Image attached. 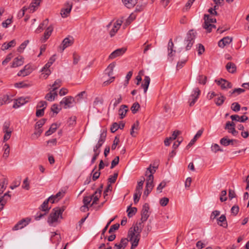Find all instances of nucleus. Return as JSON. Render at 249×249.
<instances>
[{
    "mask_svg": "<svg viewBox=\"0 0 249 249\" xmlns=\"http://www.w3.org/2000/svg\"><path fill=\"white\" fill-rule=\"evenodd\" d=\"M226 68L228 72L231 73H234L236 71V67L235 64L231 62H229L227 64Z\"/></svg>",
    "mask_w": 249,
    "mask_h": 249,
    "instance_id": "aec40b11",
    "label": "nucleus"
},
{
    "mask_svg": "<svg viewBox=\"0 0 249 249\" xmlns=\"http://www.w3.org/2000/svg\"><path fill=\"white\" fill-rule=\"evenodd\" d=\"M215 82L220 86L222 89H231L232 87V85L231 82L223 78H221L219 80H215Z\"/></svg>",
    "mask_w": 249,
    "mask_h": 249,
    "instance_id": "6e6552de",
    "label": "nucleus"
},
{
    "mask_svg": "<svg viewBox=\"0 0 249 249\" xmlns=\"http://www.w3.org/2000/svg\"><path fill=\"white\" fill-rule=\"evenodd\" d=\"M65 8L61 9L60 14L62 18H67L70 15L72 7V3L67 2L65 4Z\"/></svg>",
    "mask_w": 249,
    "mask_h": 249,
    "instance_id": "1a4fd4ad",
    "label": "nucleus"
},
{
    "mask_svg": "<svg viewBox=\"0 0 249 249\" xmlns=\"http://www.w3.org/2000/svg\"><path fill=\"white\" fill-rule=\"evenodd\" d=\"M236 142L233 139L231 140L228 139V137H224L220 140V143L224 146H227L231 144V142Z\"/></svg>",
    "mask_w": 249,
    "mask_h": 249,
    "instance_id": "393cba45",
    "label": "nucleus"
},
{
    "mask_svg": "<svg viewBox=\"0 0 249 249\" xmlns=\"http://www.w3.org/2000/svg\"><path fill=\"white\" fill-rule=\"evenodd\" d=\"M137 3V0H125V7L128 8L134 7Z\"/></svg>",
    "mask_w": 249,
    "mask_h": 249,
    "instance_id": "ea45409f",
    "label": "nucleus"
},
{
    "mask_svg": "<svg viewBox=\"0 0 249 249\" xmlns=\"http://www.w3.org/2000/svg\"><path fill=\"white\" fill-rule=\"evenodd\" d=\"M136 15L135 13H131L129 17L125 20V26L129 25L136 18Z\"/></svg>",
    "mask_w": 249,
    "mask_h": 249,
    "instance_id": "58836bf2",
    "label": "nucleus"
},
{
    "mask_svg": "<svg viewBox=\"0 0 249 249\" xmlns=\"http://www.w3.org/2000/svg\"><path fill=\"white\" fill-rule=\"evenodd\" d=\"M211 150L214 153H216L218 151L222 152L223 151V149L220 148L219 145L216 143L212 144L211 146Z\"/></svg>",
    "mask_w": 249,
    "mask_h": 249,
    "instance_id": "de8ad7c7",
    "label": "nucleus"
},
{
    "mask_svg": "<svg viewBox=\"0 0 249 249\" xmlns=\"http://www.w3.org/2000/svg\"><path fill=\"white\" fill-rule=\"evenodd\" d=\"M119 161V157L118 156H117L112 161L110 168L113 169L116 165H117L118 164Z\"/></svg>",
    "mask_w": 249,
    "mask_h": 249,
    "instance_id": "69168bd1",
    "label": "nucleus"
},
{
    "mask_svg": "<svg viewBox=\"0 0 249 249\" xmlns=\"http://www.w3.org/2000/svg\"><path fill=\"white\" fill-rule=\"evenodd\" d=\"M124 238H122L120 243H116L114 246L115 249H121L124 245Z\"/></svg>",
    "mask_w": 249,
    "mask_h": 249,
    "instance_id": "774afa93",
    "label": "nucleus"
},
{
    "mask_svg": "<svg viewBox=\"0 0 249 249\" xmlns=\"http://www.w3.org/2000/svg\"><path fill=\"white\" fill-rule=\"evenodd\" d=\"M204 22L202 26L204 29L207 30L208 33H210L212 31L213 28H215V25L212 24L213 23L216 22V20L215 18H213L210 15L208 14H205L204 15Z\"/></svg>",
    "mask_w": 249,
    "mask_h": 249,
    "instance_id": "20e7f679",
    "label": "nucleus"
},
{
    "mask_svg": "<svg viewBox=\"0 0 249 249\" xmlns=\"http://www.w3.org/2000/svg\"><path fill=\"white\" fill-rule=\"evenodd\" d=\"M4 153L3 155V158L7 159L10 153V146L9 144L6 143L3 146Z\"/></svg>",
    "mask_w": 249,
    "mask_h": 249,
    "instance_id": "4c0bfd02",
    "label": "nucleus"
},
{
    "mask_svg": "<svg viewBox=\"0 0 249 249\" xmlns=\"http://www.w3.org/2000/svg\"><path fill=\"white\" fill-rule=\"evenodd\" d=\"M140 105L138 103H134L131 107V111L133 113H136L140 108Z\"/></svg>",
    "mask_w": 249,
    "mask_h": 249,
    "instance_id": "8fccbe9b",
    "label": "nucleus"
},
{
    "mask_svg": "<svg viewBox=\"0 0 249 249\" xmlns=\"http://www.w3.org/2000/svg\"><path fill=\"white\" fill-rule=\"evenodd\" d=\"M115 67V63H112L109 65L107 68L105 70V74L109 77L113 76V71Z\"/></svg>",
    "mask_w": 249,
    "mask_h": 249,
    "instance_id": "4be33fe9",
    "label": "nucleus"
},
{
    "mask_svg": "<svg viewBox=\"0 0 249 249\" xmlns=\"http://www.w3.org/2000/svg\"><path fill=\"white\" fill-rule=\"evenodd\" d=\"M150 82V78L148 76H145L143 80V83H142L141 87L143 89L144 93H146L148 89L149 84Z\"/></svg>",
    "mask_w": 249,
    "mask_h": 249,
    "instance_id": "6ab92c4d",
    "label": "nucleus"
},
{
    "mask_svg": "<svg viewBox=\"0 0 249 249\" xmlns=\"http://www.w3.org/2000/svg\"><path fill=\"white\" fill-rule=\"evenodd\" d=\"M232 41V38L226 36L221 39L218 43V46L223 48L226 45L229 44Z\"/></svg>",
    "mask_w": 249,
    "mask_h": 249,
    "instance_id": "4468645a",
    "label": "nucleus"
},
{
    "mask_svg": "<svg viewBox=\"0 0 249 249\" xmlns=\"http://www.w3.org/2000/svg\"><path fill=\"white\" fill-rule=\"evenodd\" d=\"M7 201V200L6 198H3V196H0V212L3 209Z\"/></svg>",
    "mask_w": 249,
    "mask_h": 249,
    "instance_id": "13d9d810",
    "label": "nucleus"
},
{
    "mask_svg": "<svg viewBox=\"0 0 249 249\" xmlns=\"http://www.w3.org/2000/svg\"><path fill=\"white\" fill-rule=\"evenodd\" d=\"M40 4V0H34L30 4L29 9L30 11L32 13L34 12L36 10L37 6Z\"/></svg>",
    "mask_w": 249,
    "mask_h": 249,
    "instance_id": "473e14b6",
    "label": "nucleus"
},
{
    "mask_svg": "<svg viewBox=\"0 0 249 249\" xmlns=\"http://www.w3.org/2000/svg\"><path fill=\"white\" fill-rule=\"evenodd\" d=\"M16 44L15 40H12L8 43H4L2 45V50H5L8 49L9 48L14 47Z\"/></svg>",
    "mask_w": 249,
    "mask_h": 249,
    "instance_id": "72a5a7b5",
    "label": "nucleus"
},
{
    "mask_svg": "<svg viewBox=\"0 0 249 249\" xmlns=\"http://www.w3.org/2000/svg\"><path fill=\"white\" fill-rule=\"evenodd\" d=\"M42 132V130L40 128H35V131L34 133L32 135L33 138H37L38 136L40 135V134Z\"/></svg>",
    "mask_w": 249,
    "mask_h": 249,
    "instance_id": "3c124183",
    "label": "nucleus"
},
{
    "mask_svg": "<svg viewBox=\"0 0 249 249\" xmlns=\"http://www.w3.org/2000/svg\"><path fill=\"white\" fill-rule=\"evenodd\" d=\"M101 189L97 190L91 196L92 197V199H93V202L91 205L96 204L97 201L99 200V198L101 196Z\"/></svg>",
    "mask_w": 249,
    "mask_h": 249,
    "instance_id": "412c9836",
    "label": "nucleus"
},
{
    "mask_svg": "<svg viewBox=\"0 0 249 249\" xmlns=\"http://www.w3.org/2000/svg\"><path fill=\"white\" fill-rule=\"evenodd\" d=\"M122 99V97L121 95H119L117 96L116 98L111 100L109 105V107H111L112 105L113 109H114L115 107L121 102Z\"/></svg>",
    "mask_w": 249,
    "mask_h": 249,
    "instance_id": "5701e85b",
    "label": "nucleus"
},
{
    "mask_svg": "<svg viewBox=\"0 0 249 249\" xmlns=\"http://www.w3.org/2000/svg\"><path fill=\"white\" fill-rule=\"evenodd\" d=\"M241 108L240 105L236 102L233 103L231 106V109L234 112H238Z\"/></svg>",
    "mask_w": 249,
    "mask_h": 249,
    "instance_id": "49530a36",
    "label": "nucleus"
},
{
    "mask_svg": "<svg viewBox=\"0 0 249 249\" xmlns=\"http://www.w3.org/2000/svg\"><path fill=\"white\" fill-rule=\"evenodd\" d=\"M41 71L42 72V75H43V77L45 79H46L51 73V71L50 69L44 70V68L42 69Z\"/></svg>",
    "mask_w": 249,
    "mask_h": 249,
    "instance_id": "4d7b16f0",
    "label": "nucleus"
},
{
    "mask_svg": "<svg viewBox=\"0 0 249 249\" xmlns=\"http://www.w3.org/2000/svg\"><path fill=\"white\" fill-rule=\"evenodd\" d=\"M157 167L156 166H153L152 169L151 168V165L147 168L145 172V176H147L146 178V184L145 189L143 193V197H147L150 193L151 192L153 185V180L154 176L153 174L155 173Z\"/></svg>",
    "mask_w": 249,
    "mask_h": 249,
    "instance_id": "f03ea898",
    "label": "nucleus"
},
{
    "mask_svg": "<svg viewBox=\"0 0 249 249\" xmlns=\"http://www.w3.org/2000/svg\"><path fill=\"white\" fill-rule=\"evenodd\" d=\"M145 178L143 177L141 178V180L138 182V184L135 190L141 191L142 189L143 183L144 182Z\"/></svg>",
    "mask_w": 249,
    "mask_h": 249,
    "instance_id": "a19ab883",
    "label": "nucleus"
},
{
    "mask_svg": "<svg viewBox=\"0 0 249 249\" xmlns=\"http://www.w3.org/2000/svg\"><path fill=\"white\" fill-rule=\"evenodd\" d=\"M47 106V103L46 101H41L38 103V104L36 106V108H42L45 109Z\"/></svg>",
    "mask_w": 249,
    "mask_h": 249,
    "instance_id": "052dcab7",
    "label": "nucleus"
},
{
    "mask_svg": "<svg viewBox=\"0 0 249 249\" xmlns=\"http://www.w3.org/2000/svg\"><path fill=\"white\" fill-rule=\"evenodd\" d=\"M28 98L24 97H20L18 98L16 102L14 104L13 107L15 108H18L20 106L24 105L28 102Z\"/></svg>",
    "mask_w": 249,
    "mask_h": 249,
    "instance_id": "2eb2a0df",
    "label": "nucleus"
},
{
    "mask_svg": "<svg viewBox=\"0 0 249 249\" xmlns=\"http://www.w3.org/2000/svg\"><path fill=\"white\" fill-rule=\"evenodd\" d=\"M64 211V209L62 207H56L52 210V212L48 218L47 222L51 226H55V223L58 221L59 217L62 218V213Z\"/></svg>",
    "mask_w": 249,
    "mask_h": 249,
    "instance_id": "7ed1b4c3",
    "label": "nucleus"
},
{
    "mask_svg": "<svg viewBox=\"0 0 249 249\" xmlns=\"http://www.w3.org/2000/svg\"><path fill=\"white\" fill-rule=\"evenodd\" d=\"M92 200V197L90 196H85L83 198V202L84 204L88 205Z\"/></svg>",
    "mask_w": 249,
    "mask_h": 249,
    "instance_id": "338daca9",
    "label": "nucleus"
},
{
    "mask_svg": "<svg viewBox=\"0 0 249 249\" xmlns=\"http://www.w3.org/2000/svg\"><path fill=\"white\" fill-rule=\"evenodd\" d=\"M217 224L220 226H223L224 228H226L228 226V224L226 222V217L225 215H221L220 217L217 219Z\"/></svg>",
    "mask_w": 249,
    "mask_h": 249,
    "instance_id": "bb28decb",
    "label": "nucleus"
},
{
    "mask_svg": "<svg viewBox=\"0 0 249 249\" xmlns=\"http://www.w3.org/2000/svg\"><path fill=\"white\" fill-rule=\"evenodd\" d=\"M227 195V191L226 190H223L221 193V196L220 197V200L221 202H224L227 200V197L226 196Z\"/></svg>",
    "mask_w": 249,
    "mask_h": 249,
    "instance_id": "0e129e2a",
    "label": "nucleus"
},
{
    "mask_svg": "<svg viewBox=\"0 0 249 249\" xmlns=\"http://www.w3.org/2000/svg\"><path fill=\"white\" fill-rule=\"evenodd\" d=\"M245 89L241 88L234 89L232 91H229L230 96H236L242 93L245 92Z\"/></svg>",
    "mask_w": 249,
    "mask_h": 249,
    "instance_id": "cd10ccee",
    "label": "nucleus"
},
{
    "mask_svg": "<svg viewBox=\"0 0 249 249\" xmlns=\"http://www.w3.org/2000/svg\"><path fill=\"white\" fill-rule=\"evenodd\" d=\"M119 227L120 224L118 223H116L115 224L112 225L108 231V232L109 233H112L114 231L117 230L119 229Z\"/></svg>",
    "mask_w": 249,
    "mask_h": 249,
    "instance_id": "6e6d98bb",
    "label": "nucleus"
},
{
    "mask_svg": "<svg viewBox=\"0 0 249 249\" xmlns=\"http://www.w3.org/2000/svg\"><path fill=\"white\" fill-rule=\"evenodd\" d=\"M124 18L122 17L121 19L118 20L114 23L113 28L109 31V34L111 37L113 36L115 33L117 32L118 30L120 28L121 25L123 22Z\"/></svg>",
    "mask_w": 249,
    "mask_h": 249,
    "instance_id": "9b49d317",
    "label": "nucleus"
},
{
    "mask_svg": "<svg viewBox=\"0 0 249 249\" xmlns=\"http://www.w3.org/2000/svg\"><path fill=\"white\" fill-rule=\"evenodd\" d=\"M104 100L103 98L97 97L95 98L93 102V106L94 107H100L103 105Z\"/></svg>",
    "mask_w": 249,
    "mask_h": 249,
    "instance_id": "f704fd0d",
    "label": "nucleus"
},
{
    "mask_svg": "<svg viewBox=\"0 0 249 249\" xmlns=\"http://www.w3.org/2000/svg\"><path fill=\"white\" fill-rule=\"evenodd\" d=\"M197 80L199 84L205 85L206 83L207 77L203 75H199L197 78Z\"/></svg>",
    "mask_w": 249,
    "mask_h": 249,
    "instance_id": "c03bdc74",
    "label": "nucleus"
},
{
    "mask_svg": "<svg viewBox=\"0 0 249 249\" xmlns=\"http://www.w3.org/2000/svg\"><path fill=\"white\" fill-rule=\"evenodd\" d=\"M225 100V97L222 94H220V96L215 99V103L217 106H220L223 104Z\"/></svg>",
    "mask_w": 249,
    "mask_h": 249,
    "instance_id": "e433bc0d",
    "label": "nucleus"
},
{
    "mask_svg": "<svg viewBox=\"0 0 249 249\" xmlns=\"http://www.w3.org/2000/svg\"><path fill=\"white\" fill-rule=\"evenodd\" d=\"M53 91H52V90L50 92L47 93L45 95V99H46L47 100H48L49 101H51V102L53 101L54 98L53 97Z\"/></svg>",
    "mask_w": 249,
    "mask_h": 249,
    "instance_id": "e2e57ef3",
    "label": "nucleus"
},
{
    "mask_svg": "<svg viewBox=\"0 0 249 249\" xmlns=\"http://www.w3.org/2000/svg\"><path fill=\"white\" fill-rule=\"evenodd\" d=\"M106 137V134L102 133L100 135V138L97 144L95 146V147H97L98 149L99 148L102 146L103 143L104 142Z\"/></svg>",
    "mask_w": 249,
    "mask_h": 249,
    "instance_id": "c756f323",
    "label": "nucleus"
},
{
    "mask_svg": "<svg viewBox=\"0 0 249 249\" xmlns=\"http://www.w3.org/2000/svg\"><path fill=\"white\" fill-rule=\"evenodd\" d=\"M169 202V199L167 197H163L160 200V204L161 206H166Z\"/></svg>",
    "mask_w": 249,
    "mask_h": 249,
    "instance_id": "bf43d9fd",
    "label": "nucleus"
},
{
    "mask_svg": "<svg viewBox=\"0 0 249 249\" xmlns=\"http://www.w3.org/2000/svg\"><path fill=\"white\" fill-rule=\"evenodd\" d=\"M124 53V48L118 49L113 51L108 57L110 59H113L117 57L123 55Z\"/></svg>",
    "mask_w": 249,
    "mask_h": 249,
    "instance_id": "ddd939ff",
    "label": "nucleus"
},
{
    "mask_svg": "<svg viewBox=\"0 0 249 249\" xmlns=\"http://www.w3.org/2000/svg\"><path fill=\"white\" fill-rule=\"evenodd\" d=\"M31 221V218L30 217H26L23 218L19 221L12 228L13 231H17L28 225Z\"/></svg>",
    "mask_w": 249,
    "mask_h": 249,
    "instance_id": "0eeeda50",
    "label": "nucleus"
},
{
    "mask_svg": "<svg viewBox=\"0 0 249 249\" xmlns=\"http://www.w3.org/2000/svg\"><path fill=\"white\" fill-rule=\"evenodd\" d=\"M74 39L72 36H69L65 38L62 41L60 49L63 51L66 48L71 46L73 43Z\"/></svg>",
    "mask_w": 249,
    "mask_h": 249,
    "instance_id": "9d476101",
    "label": "nucleus"
},
{
    "mask_svg": "<svg viewBox=\"0 0 249 249\" xmlns=\"http://www.w3.org/2000/svg\"><path fill=\"white\" fill-rule=\"evenodd\" d=\"M53 198V197H49L47 199L45 200L40 206V210L45 212H48L51 208V207H48V203L49 201H52Z\"/></svg>",
    "mask_w": 249,
    "mask_h": 249,
    "instance_id": "a211bd4d",
    "label": "nucleus"
},
{
    "mask_svg": "<svg viewBox=\"0 0 249 249\" xmlns=\"http://www.w3.org/2000/svg\"><path fill=\"white\" fill-rule=\"evenodd\" d=\"M200 93V90L198 88L196 87L193 89L189 99L190 106H193L195 104L197 100Z\"/></svg>",
    "mask_w": 249,
    "mask_h": 249,
    "instance_id": "423d86ee",
    "label": "nucleus"
},
{
    "mask_svg": "<svg viewBox=\"0 0 249 249\" xmlns=\"http://www.w3.org/2000/svg\"><path fill=\"white\" fill-rule=\"evenodd\" d=\"M139 127V122L136 121L132 126L131 131H130V134L132 136L135 137V132L134 131V130H138Z\"/></svg>",
    "mask_w": 249,
    "mask_h": 249,
    "instance_id": "79ce46f5",
    "label": "nucleus"
},
{
    "mask_svg": "<svg viewBox=\"0 0 249 249\" xmlns=\"http://www.w3.org/2000/svg\"><path fill=\"white\" fill-rule=\"evenodd\" d=\"M196 37L195 33L193 30H190L187 35V38L185 40V43L187 44L186 47V50H189L194 43Z\"/></svg>",
    "mask_w": 249,
    "mask_h": 249,
    "instance_id": "39448f33",
    "label": "nucleus"
},
{
    "mask_svg": "<svg viewBox=\"0 0 249 249\" xmlns=\"http://www.w3.org/2000/svg\"><path fill=\"white\" fill-rule=\"evenodd\" d=\"M29 41L28 40H26L24 41L18 48V51L19 53H21L23 52V50L26 48L28 44L29 43Z\"/></svg>",
    "mask_w": 249,
    "mask_h": 249,
    "instance_id": "a18cd8bd",
    "label": "nucleus"
},
{
    "mask_svg": "<svg viewBox=\"0 0 249 249\" xmlns=\"http://www.w3.org/2000/svg\"><path fill=\"white\" fill-rule=\"evenodd\" d=\"M141 194L142 192L135 190L134 194V202L135 204L137 203L139 201Z\"/></svg>",
    "mask_w": 249,
    "mask_h": 249,
    "instance_id": "37998d69",
    "label": "nucleus"
},
{
    "mask_svg": "<svg viewBox=\"0 0 249 249\" xmlns=\"http://www.w3.org/2000/svg\"><path fill=\"white\" fill-rule=\"evenodd\" d=\"M45 122H46V119H41L40 120L37 122L36 124V126H35L36 128V127H37V128L41 129L42 126L45 123Z\"/></svg>",
    "mask_w": 249,
    "mask_h": 249,
    "instance_id": "5fc2aeb1",
    "label": "nucleus"
},
{
    "mask_svg": "<svg viewBox=\"0 0 249 249\" xmlns=\"http://www.w3.org/2000/svg\"><path fill=\"white\" fill-rule=\"evenodd\" d=\"M118 174L117 173H115L113 176H109L108 178V181L110 184L114 183L115 182L116 179L118 177Z\"/></svg>",
    "mask_w": 249,
    "mask_h": 249,
    "instance_id": "09e8293b",
    "label": "nucleus"
},
{
    "mask_svg": "<svg viewBox=\"0 0 249 249\" xmlns=\"http://www.w3.org/2000/svg\"><path fill=\"white\" fill-rule=\"evenodd\" d=\"M23 63V58L21 56L15 58L12 67L13 68L17 67L22 65Z\"/></svg>",
    "mask_w": 249,
    "mask_h": 249,
    "instance_id": "c85d7f7f",
    "label": "nucleus"
},
{
    "mask_svg": "<svg viewBox=\"0 0 249 249\" xmlns=\"http://www.w3.org/2000/svg\"><path fill=\"white\" fill-rule=\"evenodd\" d=\"M74 101V99L71 96H68L63 98L60 101V104L61 105H64V108H67L71 107V105Z\"/></svg>",
    "mask_w": 249,
    "mask_h": 249,
    "instance_id": "f8f14e48",
    "label": "nucleus"
},
{
    "mask_svg": "<svg viewBox=\"0 0 249 249\" xmlns=\"http://www.w3.org/2000/svg\"><path fill=\"white\" fill-rule=\"evenodd\" d=\"M22 188L26 190H29L30 189V184L28 181V178H26L23 181Z\"/></svg>",
    "mask_w": 249,
    "mask_h": 249,
    "instance_id": "864d4df0",
    "label": "nucleus"
},
{
    "mask_svg": "<svg viewBox=\"0 0 249 249\" xmlns=\"http://www.w3.org/2000/svg\"><path fill=\"white\" fill-rule=\"evenodd\" d=\"M53 30V27L52 25H50L47 28L46 31L44 33L43 36L41 39L42 42H45L46 40L49 38L50 36L51 35Z\"/></svg>",
    "mask_w": 249,
    "mask_h": 249,
    "instance_id": "dca6fc26",
    "label": "nucleus"
},
{
    "mask_svg": "<svg viewBox=\"0 0 249 249\" xmlns=\"http://www.w3.org/2000/svg\"><path fill=\"white\" fill-rule=\"evenodd\" d=\"M95 168H96V166L95 167L94 169L91 172V174H93L92 180L94 181L96 180L99 178L100 174H101L99 171L94 172Z\"/></svg>",
    "mask_w": 249,
    "mask_h": 249,
    "instance_id": "603ef678",
    "label": "nucleus"
},
{
    "mask_svg": "<svg viewBox=\"0 0 249 249\" xmlns=\"http://www.w3.org/2000/svg\"><path fill=\"white\" fill-rule=\"evenodd\" d=\"M174 43L172 41V39H170L168 44V57H172L176 53V50H174Z\"/></svg>",
    "mask_w": 249,
    "mask_h": 249,
    "instance_id": "f3484780",
    "label": "nucleus"
},
{
    "mask_svg": "<svg viewBox=\"0 0 249 249\" xmlns=\"http://www.w3.org/2000/svg\"><path fill=\"white\" fill-rule=\"evenodd\" d=\"M61 84L62 81L60 79L56 80L51 86L53 88L52 91H54L58 89L61 86Z\"/></svg>",
    "mask_w": 249,
    "mask_h": 249,
    "instance_id": "c9c22d12",
    "label": "nucleus"
},
{
    "mask_svg": "<svg viewBox=\"0 0 249 249\" xmlns=\"http://www.w3.org/2000/svg\"><path fill=\"white\" fill-rule=\"evenodd\" d=\"M202 133H203V130H202V129L199 130L197 132L196 134L195 135V136H194L193 139L191 141L190 143L188 144L187 147H189V146H190L191 145H192L197 140V139L201 136Z\"/></svg>",
    "mask_w": 249,
    "mask_h": 249,
    "instance_id": "7c9ffc66",
    "label": "nucleus"
},
{
    "mask_svg": "<svg viewBox=\"0 0 249 249\" xmlns=\"http://www.w3.org/2000/svg\"><path fill=\"white\" fill-rule=\"evenodd\" d=\"M137 209L136 207H132L131 205L127 208L126 212L127 213V216L130 218L133 217L137 213Z\"/></svg>",
    "mask_w": 249,
    "mask_h": 249,
    "instance_id": "a878e982",
    "label": "nucleus"
},
{
    "mask_svg": "<svg viewBox=\"0 0 249 249\" xmlns=\"http://www.w3.org/2000/svg\"><path fill=\"white\" fill-rule=\"evenodd\" d=\"M149 206L148 204L145 203L142 206L141 213V222L136 223L133 227L130 228L128 232L127 238L128 242L131 244V249H134L138 245L140 239V233L143 228L142 223L146 221L149 216Z\"/></svg>",
    "mask_w": 249,
    "mask_h": 249,
    "instance_id": "f257e3e1",
    "label": "nucleus"
},
{
    "mask_svg": "<svg viewBox=\"0 0 249 249\" xmlns=\"http://www.w3.org/2000/svg\"><path fill=\"white\" fill-rule=\"evenodd\" d=\"M120 127V125H119L117 123H114L110 127V130L111 132L114 133L116 132Z\"/></svg>",
    "mask_w": 249,
    "mask_h": 249,
    "instance_id": "680f3d73",
    "label": "nucleus"
},
{
    "mask_svg": "<svg viewBox=\"0 0 249 249\" xmlns=\"http://www.w3.org/2000/svg\"><path fill=\"white\" fill-rule=\"evenodd\" d=\"M57 127L58 126L56 124H53L50 127L49 129L46 132L45 135L47 136H50L56 131Z\"/></svg>",
    "mask_w": 249,
    "mask_h": 249,
    "instance_id": "2f4dec72",
    "label": "nucleus"
},
{
    "mask_svg": "<svg viewBox=\"0 0 249 249\" xmlns=\"http://www.w3.org/2000/svg\"><path fill=\"white\" fill-rule=\"evenodd\" d=\"M31 73V71L29 70V66L26 65L23 69L21 70L18 73V76H25L29 75Z\"/></svg>",
    "mask_w": 249,
    "mask_h": 249,
    "instance_id": "b1692460",
    "label": "nucleus"
}]
</instances>
